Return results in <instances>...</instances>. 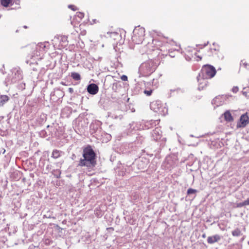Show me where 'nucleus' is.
Instances as JSON below:
<instances>
[{"mask_svg": "<svg viewBox=\"0 0 249 249\" xmlns=\"http://www.w3.org/2000/svg\"><path fill=\"white\" fill-rule=\"evenodd\" d=\"M83 159H81L78 164L80 166H87L91 167L95 165V154L90 147H86L83 150Z\"/></svg>", "mask_w": 249, "mask_h": 249, "instance_id": "f257e3e1", "label": "nucleus"}, {"mask_svg": "<svg viewBox=\"0 0 249 249\" xmlns=\"http://www.w3.org/2000/svg\"><path fill=\"white\" fill-rule=\"evenodd\" d=\"M216 73L215 68L209 65H204L201 71L200 74L203 79H208L213 77Z\"/></svg>", "mask_w": 249, "mask_h": 249, "instance_id": "f03ea898", "label": "nucleus"}, {"mask_svg": "<svg viewBox=\"0 0 249 249\" xmlns=\"http://www.w3.org/2000/svg\"><path fill=\"white\" fill-rule=\"evenodd\" d=\"M144 28L140 27H137L133 31V36H132L133 41L136 44L141 43L145 35Z\"/></svg>", "mask_w": 249, "mask_h": 249, "instance_id": "7ed1b4c3", "label": "nucleus"}, {"mask_svg": "<svg viewBox=\"0 0 249 249\" xmlns=\"http://www.w3.org/2000/svg\"><path fill=\"white\" fill-rule=\"evenodd\" d=\"M150 108L154 112H158L162 115H164L167 113V109L165 107H162L160 101L157 100L151 102Z\"/></svg>", "mask_w": 249, "mask_h": 249, "instance_id": "20e7f679", "label": "nucleus"}, {"mask_svg": "<svg viewBox=\"0 0 249 249\" xmlns=\"http://www.w3.org/2000/svg\"><path fill=\"white\" fill-rule=\"evenodd\" d=\"M249 123V118L248 116L245 114L241 115L240 118L239 122L237 124L238 127H244Z\"/></svg>", "mask_w": 249, "mask_h": 249, "instance_id": "39448f33", "label": "nucleus"}, {"mask_svg": "<svg viewBox=\"0 0 249 249\" xmlns=\"http://www.w3.org/2000/svg\"><path fill=\"white\" fill-rule=\"evenodd\" d=\"M87 90L90 94L94 95L98 91V87L94 84H90L87 88Z\"/></svg>", "mask_w": 249, "mask_h": 249, "instance_id": "423d86ee", "label": "nucleus"}, {"mask_svg": "<svg viewBox=\"0 0 249 249\" xmlns=\"http://www.w3.org/2000/svg\"><path fill=\"white\" fill-rule=\"evenodd\" d=\"M197 78L199 83L198 89L199 90L202 89L207 84V81H206V79H203L202 78V76L200 74L198 75Z\"/></svg>", "mask_w": 249, "mask_h": 249, "instance_id": "0eeeda50", "label": "nucleus"}, {"mask_svg": "<svg viewBox=\"0 0 249 249\" xmlns=\"http://www.w3.org/2000/svg\"><path fill=\"white\" fill-rule=\"evenodd\" d=\"M220 239V237L219 235L216 234L212 236H209L208 237L207 241L209 244H213Z\"/></svg>", "mask_w": 249, "mask_h": 249, "instance_id": "6e6552de", "label": "nucleus"}, {"mask_svg": "<svg viewBox=\"0 0 249 249\" xmlns=\"http://www.w3.org/2000/svg\"><path fill=\"white\" fill-rule=\"evenodd\" d=\"M212 104L218 107L223 104V98L221 96L216 97L212 101Z\"/></svg>", "mask_w": 249, "mask_h": 249, "instance_id": "1a4fd4ad", "label": "nucleus"}, {"mask_svg": "<svg viewBox=\"0 0 249 249\" xmlns=\"http://www.w3.org/2000/svg\"><path fill=\"white\" fill-rule=\"evenodd\" d=\"M152 135L155 140L157 141L160 139L161 136V132L160 131V129L157 128L154 129L153 131Z\"/></svg>", "mask_w": 249, "mask_h": 249, "instance_id": "9d476101", "label": "nucleus"}, {"mask_svg": "<svg viewBox=\"0 0 249 249\" xmlns=\"http://www.w3.org/2000/svg\"><path fill=\"white\" fill-rule=\"evenodd\" d=\"M224 116L225 120L227 122H231L233 120L231 116V114L229 111H226L224 113Z\"/></svg>", "mask_w": 249, "mask_h": 249, "instance_id": "9b49d317", "label": "nucleus"}, {"mask_svg": "<svg viewBox=\"0 0 249 249\" xmlns=\"http://www.w3.org/2000/svg\"><path fill=\"white\" fill-rule=\"evenodd\" d=\"M45 47V46L42 43H39L37 44V45L36 46V49L37 50L36 53H35V55H36V56H38L40 55L39 52L38 51L41 52Z\"/></svg>", "mask_w": 249, "mask_h": 249, "instance_id": "f8f14e48", "label": "nucleus"}, {"mask_svg": "<svg viewBox=\"0 0 249 249\" xmlns=\"http://www.w3.org/2000/svg\"><path fill=\"white\" fill-rule=\"evenodd\" d=\"M8 100L9 97L6 95L0 96V106H2Z\"/></svg>", "mask_w": 249, "mask_h": 249, "instance_id": "ddd939ff", "label": "nucleus"}, {"mask_svg": "<svg viewBox=\"0 0 249 249\" xmlns=\"http://www.w3.org/2000/svg\"><path fill=\"white\" fill-rule=\"evenodd\" d=\"M60 156V152L58 150H53L52 152V157L53 158H58Z\"/></svg>", "mask_w": 249, "mask_h": 249, "instance_id": "4468645a", "label": "nucleus"}, {"mask_svg": "<svg viewBox=\"0 0 249 249\" xmlns=\"http://www.w3.org/2000/svg\"><path fill=\"white\" fill-rule=\"evenodd\" d=\"M11 2V0H1V3L4 7L8 6Z\"/></svg>", "mask_w": 249, "mask_h": 249, "instance_id": "2eb2a0df", "label": "nucleus"}, {"mask_svg": "<svg viewBox=\"0 0 249 249\" xmlns=\"http://www.w3.org/2000/svg\"><path fill=\"white\" fill-rule=\"evenodd\" d=\"M71 76L74 80H78L80 79V75L78 73L74 72L72 73Z\"/></svg>", "mask_w": 249, "mask_h": 249, "instance_id": "dca6fc26", "label": "nucleus"}, {"mask_svg": "<svg viewBox=\"0 0 249 249\" xmlns=\"http://www.w3.org/2000/svg\"><path fill=\"white\" fill-rule=\"evenodd\" d=\"M232 234L234 236H239L240 235V231L238 229H236L232 231Z\"/></svg>", "mask_w": 249, "mask_h": 249, "instance_id": "f3484780", "label": "nucleus"}, {"mask_svg": "<svg viewBox=\"0 0 249 249\" xmlns=\"http://www.w3.org/2000/svg\"><path fill=\"white\" fill-rule=\"evenodd\" d=\"M241 65L247 69L249 68V63L246 61H242Z\"/></svg>", "mask_w": 249, "mask_h": 249, "instance_id": "a211bd4d", "label": "nucleus"}, {"mask_svg": "<svg viewBox=\"0 0 249 249\" xmlns=\"http://www.w3.org/2000/svg\"><path fill=\"white\" fill-rule=\"evenodd\" d=\"M197 192V191L195 189H193L192 188H190L187 190V194L188 195L195 194Z\"/></svg>", "mask_w": 249, "mask_h": 249, "instance_id": "6ab92c4d", "label": "nucleus"}, {"mask_svg": "<svg viewBox=\"0 0 249 249\" xmlns=\"http://www.w3.org/2000/svg\"><path fill=\"white\" fill-rule=\"evenodd\" d=\"M152 92V89H150V90H145L144 91V93L145 94H146L147 96H150L151 95V93Z\"/></svg>", "mask_w": 249, "mask_h": 249, "instance_id": "aec40b11", "label": "nucleus"}, {"mask_svg": "<svg viewBox=\"0 0 249 249\" xmlns=\"http://www.w3.org/2000/svg\"><path fill=\"white\" fill-rule=\"evenodd\" d=\"M68 7L69 8H71L73 11H76L77 9V8L75 6L72 5H69Z\"/></svg>", "mask_w": 249, "mask_h": 249, "instance_id": "412c9836", "label": "nucleus"}, {"mask_svg": "<svg viewBox=\"0 0 249 249\" xmlns=\"http://www.w3.org/2000/svg\"><path fill=\"white\" fill-rule=\"evenodd\" d=\"M239 90V88L238 87H234L232 89V91L234 93H236L238 92Z\"/></svg>", "mask_w": 249, "mask_h": 249, "instance_id": "4be33fe9", "label": "nucleus"}, {"mask_svg": "<svg viewBox=\"0 0 249 249\" xmlns=\"http://www.w3.org/2000/svg\"><path fill=\"white\" fill-rule=\"evenodd\" d=\"M121 79H122V80H123L124 81H127V77L125 75H123L121 76Z\"/></svg>", "mask_w": 249, "mask_h": 249, "instance_id": "5701e85b", "label": "nucleus"}, {"mask_svg": "<svg viewBox=\"0 0 249 249\" xmlns=\"http://www.w3.org/2000/svg\"><path fill=\"white\" fill-rule=\"evenodd\" d=\"M245 205H247V204H245V201H244L242 203H240L238 204L237 206L239 207H243V206H244Z\"/></svg>", "mask_w": 249, "mask_h": 249, "instance_id": "b1692460", "label": "nucleus"}, {"mask_svg": "<svg viewBox=\"0 0 249 249\" xmlns=\"http://www.w3.org/2000/svg\"><path fill=\"white\" fill-rule=\"evenodd\" d=\"M78 16L80 18H83L84 17V14H83V13H79L78 14Z\"/></svg>", "mask_w": 249, "mask_h": 249, "instance_id": "393cba45", "label": "nucleus"}, {"mask_svg": "<svg viewBox=\"0 0 249 249\" xmlns=\"http://www.w3.org/2000/svg\"><path fill=\"white\" fill-rule=\"evenodd\" d=\"M245 204H247V205H249V197L245 201Z\"/></svg>", "mask_w": 249, "mask_h": 249, "instance_id": "a878e982", "label": "nucleus"}, {"mask_svg": "<svg viewBox=\"0 0 249 249\" xmlns=\"http://www.w3.org/2000/svg\"><path fill=\"white\" fill-rule=\"evenodd\" d=\"M69 91L70 92L72 93L73 90V89L72 88H70L69 89Z\"/></svg>", "mask_w": 249, "mask_h": 249, "instance_id": "bb28decb", "label": "nucleus"}, {"mask_svg": "<svg viewBox=\"0 0 249 249\" xmlns=\"http://www.w3.org/2000/svg\"><path fill=\"white\" fill-rule=\"evenodd\" d=\"M243 94L245 95V96L247 95V93L246 92H243Z\"/></svg>", "mask_w": 249, "mask_h": 249, "instance_id": "cd10ccee", "label": "nucleus"}, {"mask_svg": "<svg viewBox=\"0 0 249 249\" xmlns=\"http://www.w3.org/2000/svg\"><path fill=\"white\" fill-rule=\"evenodd\" d=\"M5 150H4L3 153L4 154L5 153Z\"/></svg>", "mask_w": 249, "mask_h": 249, "instance_id": "c85d7f7f", "label": "nucleus"}, {"mask_svg": "<svg viewBox=\"0 0 249 249\" xmlns=\"http://www.w3.org/2000/svg\"><path fill=\"white\" fill-rule=\"evenodd\" d=\"M24 27L25 28H27V27L26 26H24Z\"/></svg>", "mask_w": 249, "mask_h": 249, "instance_id": "c756f323", "label": "nucleus"}]
</instances>
